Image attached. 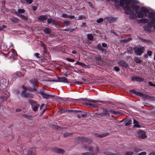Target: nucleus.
I'll use <instances>...</instances> for the list:
<instances>
[{"instance_id": "63", "label": "nucleus", "mask_w": 155, "mask_h": 155, "mask_svg": "<svg viewBox=\"0 0 155 155\" xmlns=\"http://www.w3.org/2000/svg\"><path fill=\"white\" fill-rule=\"evenodd\" d=\"M114 70L117 71H118L120 70L119 68L117 66H115L114 67Z\"/></svg>"}, {"instance_id": "43", "label": "nucleus", "mask_w": 155, "mask_h": 155, "mask_svg": "<svg viewBox=\"0 0 155 155\" xmlns=\"http://www.w3.org/2000/svg\"><path fill=\"white\" fill-rule=\"evenodd\" d=\"M64 23L65 24L66 26H68L70 24V22L68 21H64Z\"/></svg>"}, {"instance_id": "11", "label": "nucleus", "mask_w": 155, "mask_h": 155, "mask_svg": "<svg viewBox=\"0 0 155 155\" xmlns=\"http://www.w3.org/2000/svg\"><path fill=\"white\" fill-rule=\"evenodd\" d=\"M133 81H135L138 82H142L144 81V79L138 77H133L131 78Z\"/></svg>"}, {"instance_id": "49", "label": "nucleus", "mask_w": 155, "mask_h": 155, "mask_svg": "<svg viewBox=\"0 0 155 155\" xmlns=\"http://www.w3.org/2000/svg\"><path fill=\"white\" fill-rule=\"evenodd\" d=\"M33 86L34 87V90L35 91L36 90L38 87V86L37 85V84H33Z\"/></svg>"}, {"instance_id": "48", "label": "nucleus", "mask_w": 155, "mask_h": 155, "mask_svg": "<svg viewBox=\"0 0 155 155\" xmlns=\"http://www.w3.org/2000/svg\"><path fill=\"white\" fill-rule=\"evenodd\" d=\"M94 154V153H89V152H87V153H82V154H83V155H93Z\"/></svg>"}, {"instance_id": "54", "label": "nucleus", "mask_w": 155, "mask_h": 155, "mask_svg": "<svg viewBox=\"0 0 155 155\" xmlns=\"http://www.w3.org/2000/svg\"><path fill=\"white\" fill-rule=\"evenodd\" d=\"M57 152L58 153H63L64 151L62 149H58L57 150Z\"/></svg>"}, {"instance_id": "28", "label": "nucleus", "mask_w": 155, "mask_h": 155, "mask_svg": "<svg viewBox=\"0 0 155 155\" xmlns=\"http://www.w3.org/2000/svg\"><path fill=\"white\" fill-rule=\"evenodd\" d=\"M143 28L145 30L147 31L148 32H150L151 31L150 28L148 26H145L143 27Z\"/></svg>"}, {"instance_id": "10", "label": "nucleus", "mask_w": 155, "mask_h": 155, "mask_svg": "<svg viewBox=\"0 0 155 155\" xmlns=\"http://www.w3.org/2000/svg\"><path fill=\"white\" fill-rule=\"evenodd\" d=\"M148 13V18L151 19V21L155 22V13L154 12H149Z\"/></svg>"}, {"instance_id": "35", "label": "nucleus", "mask_w": 155, "mask_h": 155, "mask_svg": "<svg viewBox=\"0 0 155 155\" xmlns=\"http://www.w3.org/2000/svg\"><path fill=\"white\" fill-rule=\"evenodd\" d=\"M109 110L110 113L111 114H113L115 115H117L119 113L118 111H115L113 110Z\"/></svg>"}, {"instance_id": "31", "label": "nucleus", "mask_w": 155, "mask_h": 155, "mask_svg": "<svg viewBox=\"0 0 155 155\" xmlns=\"http://www.w3.org/2000/svg\"><path fill=\"white\" fill-rule=\"evenodd\" d=\"M95 58L96 61H101V60L102 58L101 56L99 55H97L95 57Z\"/></svg>"}, {"instance_id": "46", "label": "nucleus", "mask_w": 155, "mask_h": 155, "mask_svg": "<svg viewBox=\"0 0 155 155\" xmlns=\"http://www.w3.org/2000/svg\"><path fill=\"white\" fill-rule=\"evenodd\" d=\"M141 39L142 40V41L143 42H145V43H147L151 42V41H150L149 40H146V39Z\"/></svg>"}, {"instance_id": "26", "label": "nucleus", "mask_w": 155, "mask_h": 155, "mask_svg": "<svg viewBox=\"0 0 155 155\" xmlns=\"http://www.w3.org/2000/svg\"><path fill=\"white\" fill-rule=\"evenodd\" d=\"M134 61L136 63L140 64L142 62V60L140 58L137 57H135L134 59Z\"/></svg>"}, {"instance_id": "3", "label": "nucleus", "mask_w": 155, "mask_h": 155, "mask_svg": "<svg viewBox=\"0 0 155 155\" xmlns=\"http://www.w3.org/2000/svg\"><path fill=\"white\" fill-rule=\"evenodd\" d=\"M9 47L11 48V49L8 53V54H5L4 53H2V54L7 57L8 59H11L12 61H14L17 58V54L15 51L13 49V45L12 43L10 44Z\"/></svg>"}, {"instance_id": "61", "label": "nucleus", "mask_w": 155, "mask_h": 155, "mask_svg": "<svg viewBox=\"0 0 155 155\" xmlns=\"http://www.w3.org/2000/svg\"><path fill=\"white\" fill-rule=\"evenodd\" d=\"M23 116L24 117H25V118L28 119L30 118V116L29 115H27L26 114H23Z\"/></svg>"}, {"instance_id": "57", "label": "nucleus", "mask_w": 155, "mask_h": 155, "mask_svg": "<svg viewBox=\"0 0 155 155\" xmlns=\"http://www.w3.org/2000/svg\"><path fill=\"white\" fill-rule=\"evenodd\" d=\"M82 67L84 68H90V66L89 65H86L84 63Z\"/></svg>"}, {"instance_id": "64", "label": "nucleus", "mask_w": 155, "mask_h": 155, "mask_svg": "<svg viewBox=\"0 0 155 155\" xmlns=\"http://www.w3.org/2000/svg\"><path fill=\"white\" fill-rule=\"evenodd\" d=\"M52 19L51 18H49L47 20V22L48 23L50 24L52 22Z\"/></svg>"}, {"instance_id": "32", "label": "nucleus", "mask_w": 155, "mask_h": 155, "mask_svg": "<svg viewBox=\"0 0 155 155\" xmlns=\"http://www.w3.org/2000/svg\"><path fill=\"white\" fill-rule=\"evenodd\" d=\"M33 95L29 93H27L26 94V95L25 97L32 98L33 97Z\"/></svg>"}, {"instance_id": "20", "label": "nucleus", "mask_w": 155, "mask_h": 155, "mask_svg": "<svg viewBox=\"0 0 155 155\" xmlns=\"http://www.w3.org/2000/svg\"><path fill=\"white\" fill-rule=\"evenodd\" d=\"M132 122V120L130 119L127 120L125 121V125L126 126L129 125L131 124Z\"/></svg>"}, {"instance_id": "27", "label": "nucleus", "mask_w": 155, "mask_h": 155, "mask_svg": "<svg viewBox=\"0 0 155 155\" xmlns=\"http://www.w3.org/2000/svg\"><path fill=\"white\" fill-rule=\"evenodd\" d=\"M103 112H104L105 116H110L109 111L108 110H104Z\"/></svg>"}, {"instance_id": "38", "label": "nucleus", "mask_w": 155, "mask_h": 155, "mask_svg": "<svg viewBox=\"0 0 155 155\" xmlns=\"http://www.w3.org/2000/svg\"><path fill=\"white\" fill-rule=\"evenodd\" d=\"M81 99H83L84 101L87 100L88 101L91 102H98L97 101H95L92 99H89V100H86V98H82Z\"/></svg>"}, {"instance_id": "59", "label": "nucleus", "mask_w": 155, "mask_h": 155, "mask_svg": "<svg viewBox=\"0 0 155 155\" xmlns=\"http://www.w3.org/2000/svg\"><path fill=\"white\" fill-rule=\"evenodd\" d=\"M99 51H101L103 53H106L107 51V50L103 48H102Z\"/></svg>"}, {"instance_id": "60", "label": "nucleus", "mask_w": 155, "mask_h": 155, "mask_svg": "<svg viewBox=\"0 0 155 155\" xmlns=\"http://www.w3.org/2000/svg\"><path fill=\"white\" fill-rule=\"evenodd\" d=\"M101 46V45L100 44H99L97 46V48L98 49V50L99 51L102 48Z\"/></svg>"}, {"instance_id": "23", "label": "nucleus", "mask_w": 155, "mask_h": 155, "mask_svg": "<svg viewBox=\"0 0 155 155\" xmlns=\"http://www.w3.org/2000/svg\"><path fill=\"white\" fill-rule=\"evenodd\" d=\"M38 81V79L36 78H33L30 81V82L32 84H37Z\"/></svg>"}, {"instance_id": "44", "label": "nucleus", "mask_w": 155, "mask_h": 155, "mask_svg": "<svg viewBox=\"0 0 155 155\" xmlns=\"http://www.w3.org/2000/svg\"><path fill=\"white\" fill-rule=\"evenodd\" d=\"M136 95L140 97H142L143 95V94L141 92L137 91Z\"/></svg>"}, {"instance_id": "58", "label": "nucleus", "mask_w": 155, "mask_h": 155, "mask_svg": "<svg viewBox=\"0 0 155 155\" xmlns=\"http://www.w3.org/2000/svg\"><path fill=\"white\" fill-rule=\"evenodd\" d=\"M147 153L146 152L144 151L141 152L138 154V155H146Z\"/></svg>"}, {"instance_id": "21", "label": "nucleus", "mask_w": 155, "mask_h": 155, "mask_svg": "<svg viewBox=\"0 0 155 155\" xmlns=\"http://www.w3.org/2000/svg\"><path fill=\"white\" fill-rule=\"evenodd\" d=\"M0 87H1L2 89H3L5 87V86L4 85V80H3L2 78L1 80L0 78Z\"/></svg>"}, {"instance_id": "5", "label": "nucleus", "mask_w": 155, "mask_h": 155, "mask_svg": "<svg viewBox=\"0 0 155 155\" xmlns=\"http://www.w3.org/2000/svg\"><path fill=\"white\" fill-rule=\"evenodd\" d=\"M10 96L9 93L7 91H4L2 94H0V102H3L6 101Z\"/></svg>"}, {"instance_id": "22", "label": "nucleus", "mask_w": 155, "mask_h": 155, "mask_svg": "<svg viewBox=\"0 0 155 155\" xmlns=\"http://www.w3.org/2000/svg\"><path fill=\"white\" fill-rule=\"evenodd\" d=\"M86 104L87 105L91 106L93 108H96L98 107V105L97 104H93L92 103H87Z\"/></svg>"}, {"instance_id": "25", "label": "nucleus", "mask_w": 155, "mask_h": 155, "mask_svg": "<svg viewBox=\"0 0 155 155\" xmlns=\"http://www.w3.org/2000/svg\"><path fill=\"white\" fill-rule=\"evenodd\" d=\"M18 17L21 18L22 19L25 20L27 21L28 19V18L27 16L23 15H18Z\"/></svg>"}, {"instance_id": "16", "label": "nucleus", "mask_w": 155, "mask_h": 155, "mask_svg": "<svg viewBox=\"0 0 155 155\" xmlns=\"http://www.w3.org/2000/svg\"><path fill=\"white\" fill-rule=\"evenodd\" d=\"M1 49L4 51H7L9 49L6 43L3 44L1 45Z\"/></svg>"}, {"instance_id": "2", "label": "nucleus", "mask_w": 155, "mask_h": 155, "mask_svg": "<svg viewBox=\"0 0 155 155\" xmlns=\"http://www.w3.org/2000/svg\"><path fill=\"white\" fill-rule=\"evenodd\" d=\"M114 2L115 6L118 7L120 6L123 7V9L124 10L125 13L127 14H130V13L128 9L129 8L128 7V5H130V0H113Z\"/></svg>"}, {"instance_id": "19", "label": "nucleus", "mask_w": 155, "mask_h": 155, "mask_svg": "<svg viewBox=\"0 0 155 155\" xmlns=\"http://www.w3.org/2000/svg\"><path fill=\"white\" fill-rule=\"evenodd\" d=\"M44 31L45 34H49L51 32V30L49 28H46L44 29Z\"/></svg>"}, {"instance_id": "24", "label": "nucleus", "mask_w": 155, "mask_h": 155, "mask_svg": "<svg viewBox=\"0 0 155 155\" xmlns=\"http://www.w3.org/2000/svg\"><path fill=\"white\" fill-rule=\"evenodd\" d=\"M10 19L12 22L15 23H17L19 21V19L17 18H11Z\"/></svg>"}, {"instance_id": "13", "label": "nucleus", "mask_w": 155, "mask_h": 155, "mask_svg": "<svg viewBox=\"0 0 155 155\" xmlns=\"http://www.w3.org/2000/svg\"><path fill=\"white\" fill-rule=\"evenodd\" d=\"M118 64L120 65L125 68L128 67V64L124 61H120L118 62Z\"/></svg>"}, {"instance_id": "36", "label": "nucleus", "mask_w": 155, "mask_h": 155, "mask_svg": "<svg viewBox=\"0 0 155 155\" xmlns=\"http://www.w3.org/2000/svg\"><path fill=\"white\" fill-rule=\"evenodd\" d=\"M153 21H150L147 22V25L148 26L150 27V28H152L153 26Z\"/></svg>"}, {"instance_id": "56", "label": "nucleus", "mask_w": 155, "mask_h": 155, "mask_svg": "<svg viewBox=\"0 0 155 155\" xmlns=\"http://www.w3.org/2000/svg\"><path fill=\"white\" fill-rule=\"evenodd\" d=\"M33 153L32 152L31 150H29L28 153H27L26 155H33Z\"/></svg>"}, {"instance_id": "40", "label": "nucleus", "mask_w": 155, "mask_h": 155, "mask_svg": "<svg viewBox=\"0 0 155 155\" xmlns=\"http://www.w3.org/2000/svg\"><path fill=\"white\" fill-rule=\"evenodd\" d=\"M16 78H20L22 77L23 75H21V73L19 72H18L16 73Z\"/></svg>"}, {"instance_id": "50", "label": "nucleus", "mask_w": 155, "mask_h": 155, "mask_svg": "<svg viewBox=\"0 0 155 155\" xmlns=\"http://www.w3.org/2000/svg\"><path fill=\"white\" fill-rule=\"evenodd\" d=\"M74 83L78 85H81L84 83L83 82L78 81H75Z\"/></svg>"}, {"instance_id": "39", "label": "nucleus", "mask_w": 155, "mask_h": 155, "mask_svg": "<svg viewBox=\"0 0 155 155\" xmlns=\"http://www.w3.org/2000/svg\"><path fill=\"white\" fill-rule=\"evenodd\" d=\"M87 37L88 39L92 40L93 39L94 37L92 34H89L87 35Z\"/></svg>"}, {"instance_id": "41", "label": "nucleus", "mask_w": 155, "mask_h": 155, "mask_svg": "<svg viewBox=\"0 0 155 155\" xmlns=\"http://www.w3.org/2000/svg\"><path fill=\"white\" fill-rule=\"evenodd\" d=\"M140 137L142 139H145L146 137L147 136L145 133H142L140 135Z\"/></svg>"}, {"instance_id": "7", "label": "nucleus", "mask_w": 155, "mask_h": 155, "mask_svg": "<svg viewBox=\"0 0 155 155\" xmlns=\"http://www.w3.org/2000/svg\"><path fill=\"white\" fill-rule=\"evenodd\" d=\"M131 5H130H130H128V7L129 8L128 9V10L131 12H130V14H127L130 15L129 17L131 19H135L137 18V16L136 14H134V12L131 9V8H132L131 7Z\"/></svg>"}, {"instance_id": "12", "label": "nucleus", "mask_w": 155, "mask_h": 155, "mask_svg": "<svg viewBox=\"0 0 155 155\" xmlns=\"http://www.w3.org/2000/svg\"><path fill=\"white\" fill-rule=\"evenodd\" d=\"M88 150L91 151H93L95 153H97L99 151V149L97 147H96L95 148L92 147H88Z\"/></svg>"}, {"instance_id": "1", "label": "nucleus", "mask_w": 155, "mask_h": 155, "mask_svg": "<svg viewBox=\"0 0 155 155\" xmlns=\"http://www.w3.org/2000/svg\"><path fill=\"white\" fill-rule=\"evenodd\" d=\"M131 7L133 10H135V12L137 14V16L139 18H143L144 16H147V13H149V12L151 11L150 8L142 7L140 8V11H139L140 7L134 4H132Z\"/></svg>"}, {"instance_id": "6", "label": "nucleus", "mask_w": 155, "mask_h": 155, "mask_svg": "<svg viewBox=\"0 0 155 155\" xmlns=\"http://www.w3.org/2000/svg\"><path fill=\"white\" fill-rule=\"evenodd\" d=\"M134 51L137 55L140 56L144 52V48L143 47L139 48L136 47L134 48Z\"/></svg>"}, {"instance_id": "34", "label": "nucleus", "mask_w": 155, "mask_h": 155, "mask_svg": "<svg viewBox=\"0 0 155 155\" xmlns=\"http://www.w3.org/2000/svg\"><path fill=\"white\" fill-rule=\"evenodd\" d=\"M108 135L107 134H96V136L97 137H105L107 136Z\"/></svg>"}, {"instance_id": "30", "label": "nucleus", "mask_w": 155, "mask_h": 155, "mask_svg": "<svg viewBox=\"0 0 155 155\" xmlns=\"http://www.w3.org/2000/svg\"><path fill=\"white\" fill-rule=\"evenodd\" d=\"M104 154L106 155H118L117 153H113L108 151L104 152Z\"/></svg>"}, {"instance_id": "47", "label": "nucleus", "mask_w": 155, "mask_h": 155, "mask_svg": "<svg viewBox=\"0 0 155 155\" xmlns=\"http://www.w3.org/2000/svg\"><path fill=\"white\" fill-rule=\"evenodd\" d=\"M71 134L70 133H66L64 134V137H66L70 136Z\"/></svg>"}, {"instance_id": "42", "label": "nucleus", "mask_w": 155, "mask_h": 155, "mask_svg": "<svg viewBox=\"0 0 155 155\" xmlns=\"http://www.w3.org/2000/svg\"><path fill=\"white\" fill-rule=\"evenodd\" d=\"M103 21V19L102 18H100L96 21V22L98 23L102 22Z\"/></svg>"}, {"instance_id": "4", "label": "nucleus", "mask_w": 155, "mask_h": 155, "mask_svg": "<svg viewBox=\"0 0 155 155\" xmlns=\"http://www.w3.org/2000/svg\"><path fill=\"white\" fill-rule=\"evenodd\" d=\"M29 103L31 106V108L35 112H36L38 110L39 104L37 102L33 100H30Z\"/></svg>"}, {"instance_id": "17", "label": "nucleus", "mask_w": 155, "mask_h": 155, "mask_svg": "<svg viewBox=\"0 0 155 155\" xmlns=\"http://www.w3.org/2000/svg\"><path fill=\"white\" fill-rule=\"evenodd\" d=\"M47 18V17L46 15H41L39 16L38 18V19L41 21L45 20Z\"/></svg>"}, {"instance_id": "9", "label": "nucleus", "mask_w": 155, "mask_h": 155, "mask_svg": "<svg viewBox=\"0 0 155 155\" xmlns=\"http://www.w3.org/2000/svg\"><path fill=\"white\" fill-rule=\"evenodd\" d=\"M40 93L41 96L44 98H48L49 97L53 98L54 97V96L48 94L44 92L43 89H41L40 90Z\"/></svg>"}, {"instance_id": "55", "label": "nucleus", "mask_w": 155, "mask_h": 155, "mask_svg": "<svg viewBox=\"0 0 155 155\" xmlns=\"http://www.w3.org/2000/svg\"><path fill=\"white\" fill-rule=\"evenodd\" d=\"M66 60L68 61L71 62H73L74 61V60L73 59H72L69 58H67Z\"/></svg>"}, {"instance_id": "29", "label": "nucleus", "mask_w": 155, "mask_h": 155, "mask_svg": "<svg viewBox=\"0 0 155 155\" xmlns=\"http://www.w3.org/2000/svg\"><path fill=\"white\" fill-rule=\"evenodd\" d=\"M148 21V19L147 18H142L140 20V21L142 23H147Z\"/></svg>"}, {"instance_id": "52", "label": "nucleus", "mask_w": 155, "mask_h": 155, "mask_svg": "<svg viewBox=\"0 0 155 155\" xmlns=\"http://www.w3.org/2000/svg\"><path fill=\"white\" fill-rule=\"evenodd\" d=\"M84 64V63H82L81 62H80L77 61L75 64H78L79 65H80L82 67L83 66V65Z\"/></svg>"}, {"instance_id": "14", "label": "nucleus", "mask_w": 155, "mask_h": 155, "mask_svg": "<svg viewBox=\"0 0 155 155\" xmlns=\"http://www.w3.org/2000/svg\"><path fill=\"white\" fill-rule=\"evenodd\" d=\"M58 82H62L64 83H68V81L67 79L65 77L58 78Z\"/></svg>"}, {"instance_id": "33", "label": "nucleus", "mask_w": 155, "mask_h": 155, "mask_svg": "<svg viewBox=\"0 0 155 155\" xmlns=\"http://www.w3.org/2000/svg\"><path fill=\"white\" fill-rule=\"evenodd\" d=\"M134 152L131 151H128L124 153V155H133L134 154Z\"/></svg>"}, {"instance_id": "53", "label": "nucleus", "mask_w": 155, "mask_h": 155, "mask_svg": "<svg viewBox=\"0 0 155 155\" xmlns=\"http://www.w3.org/2000/svg\"><path fill=\"white\" fill-rule=\"evenodd\" d=\"M34 56L37 58H40V54L38 53H35L34 54Z\"/></svg>"}, {"instance_id": "51", "label": "nucleus", "mask_w": 155, "mask_h": 155, "mask_svg": "<svg viewBox=\"0 0 155 155\" xmlns=\"http://www.w3.org/2000/svg\"><path fill=\"white\" fill-rule=\"evenodd\" d=\"M85 18V17L84 16H83V15H79L78 17V20H80V19H82V18Z\"/></svg>"}, {"instance_id": "37", "label": "nucleus", "mask_w": 155, "mask_h": 155, "mask_svg": "<svg viewBox=\"0 0 155 155\" xmlns=\"http://www.w3.org/2000/svg\"><path fill=\"white\" fill-rule=\"evenodd\" d=\"M68 111L69 112H72L77 113H78V112H81V111L80 110H68Z\"/></svg>"}, {"instance_id": "62", "label": "nucleus", "mask_w": 155, "mask_h": 155, "mask_svg": "<svg viewBox=\"0 0 155 155\" xmlns=\"http://www.w3.org/2000/svg\"><path fill=\"white\" fill-rule=\"evenodd\" d=\"M147 54L148 56H151V55H152V51H148L147 52Z\"/></svg>"}, {"instance_id": "15", "label": "nucleus", "mask_w": 155, "mask_h": 155, "mask_svg": "<svg viewBox=\"0 0 155 155\" xmlns=\"http://www.w3.org/2000/svg\"><path fill=\"white\" fill-rule=\"evenodd\" d=\"M25 12V10L23 9H18L17 11L15 12V14L18 16V15H21V13H24Z\"/></svg>"}, {"instance_id": "18", "label": "nucleus", "mask_w": 155, "mask_h": 155, "mask_svg": "<svg viewBox=\"0 0 155 155\" xmlns=\"http://www.w3.org/2000/svg\"><path fill=\"white\" fill-rule=\"evenodd\" d=\"M134 127H136L138 128L141 127V126L139 124L138 121L134 119H133Z\"/></svg>"}, {"instance_id": "8", "label": "nucleus", "mask_w": 155, "mask_h": 155, "mask_svg": "<svg viewBox=\"0 0 155 155\" xmlns=\"http://www.w3.org/2000/svg\"><path fill=\"white\" fill-rule=\"evenodd\" d=\"M104 19L106 20L107 22L110 23L116 21L117 19V18L115 17L109 16L105 17Z\"/></svg>"}, {"instance_id": "45", "label": "nucleus", "mask_w": 155, "mask_h": 155, "mask_svg": "<svg viewBox=\"0 0 155 155\" xmlns=\"http://www.w3.org/2000/svg\"><path fill=\"white\" fill-rule=\"evenodd\" d=\"M26 91H23L21 92V95L22 97H25V96L26 94V93H25Z\"/></svg>"}]
</instances>
